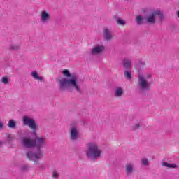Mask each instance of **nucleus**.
Masks as SVG:
<instances>
[{
  "mask_svg": "<svg viewBox=\"0 0 179 179\" xmlns=\"http://www.w3.org/2000/svg\"><path fill=\"white\" fill-rule=\"evenodd\" d=\"M27 169H28L27 166H21L22 171H26V170H27Z\"/></svg>",
  "mask_w": 179,
  "mask_h": 179,
  "instance_id": "obj_24",
  "label": "nucleus"
},
{
  "mask_svg": "<svg viewBox=\"0 0 179 179\" xmlns=\"http://www.w3.org/2000/svg\"><path fill=\"white\" fill-rule=\"evenodd\" d=\"M52 177H54L55 178H58L59 177V174L58 173V172H57V171H53Z\"/></svg>",
  "mask_w": 179,
  "mask_h": 179,
  "instance_id": "obj_23",
  "label": "nucleus"
},
{
  "mask_svg": "<svg viewBox=\"0 0 179 179\" xmlns=\"http://www.w3.org/2000/svg\"><path fill=\"white\" fill-rule=\"evenodd\" d=\"M38 167H39V169H41V170H44V169H45V166H44V165H41V164H39Z\"/></svg>",
  "mask_w": 179,
  "mask_h": 179,
  "instance_id": "obj_28",
  "label": "nucleus"
},
{
  "mask_svg": "<svg viewBox=\"0 0 179 179\" xmlns=\"http://www.w3.org/2000/svg\"><path fill=\"white\" fill-rule=\"evenodd\" d=\"M27 157L29 158V160H32L33 162H34L35 164H37V160H40V158H36V157H34L33 159L30 158L29 156L27 155Z\"/></svg>",
  "mask_w": 179,
  "mask_h": 179,
  "instance_id": "obj_20",
  "label": "nucleus"
},
{
  "mask_svg": "<svg viewBox=\"0 0 179 179\" xmlns=\"http://www.w3.org/2000/svg\"><path fill=\"white\" fill-rule=\"evenodd\" d=\"M141 128V124L140 123H136L135 125L132 127L133 131H136Z\"/></svg>",
  "mask_w": 179,
  "mask_h": 179,
  "instance_id": "obj_19",
  "label": "nucleus"
},
{
  "mask_svg": "<svg viewBox=\"0 0 179 179\" xmlns=\"http://www.w3.org/2000/svg\"><path fill=\"white\" fill-rule=\"evenodd\" d=\"M1 83L4 85H8L9 83V78L8 77H3L1 78Z\"/></svg>",
  "mask_w": 179,
  "mask_h": 179,
  "instance_id": "obj_17",
  "label": "nucleus"
},
{
  "mask_svg": "<svg viewBox=\"0 0 179 179\" xmlns=\"http://www.w3.org/2000/svg\"><path fill=\"white\" fill-rule=\"evenodd\" d=\"M22 122L23 125L29 127V128L32 130L31 135L34 138V139H31V138L28 136L22 137L21 138L22 146L27 149L36 148V151L35 152L29 151L27 152V155L31 159H34V157L36 159H41L43 155L41 148H44V145L45 144V138L37 136L38 125H37L36 120H34V118H31L29 115H24L22 117Z\"/></svg>",
  "mask_w": 179,
  "mask_h": 179,
  "instance_id": "obj_1",
  "label": "nucleus"
},
{
  "mask_svg": "<svg viewBox=\"0 0 179 179\" xmlns=\"http://www.w3.org/2000/svg\"><path fill=\"white\" fill-rule=\"evenodd\" d=\"M103 36L105 40H111V38H113V36H111V32H110V30L108 29H104Z\"/></svg>",
  "mask_w": 179,
  "mask_h": 179,
  "instance_id": "obj_12",
  "label": "nucleus"
},
{
  "mask_svg": "<svg viewBox=\"0 0 179 179\" xmlns=\"http://www.w3.org/2000/svg\"><path fill=\"white\" fill-rule=\"evenodd\" d=\"M141 163L143 164V166H149V160H148L146 158H143L141 160Z\"/></svg>",
  "mask_w": 179,
  "mask_h": 179,
  "instance_id": "obj_18",
  "label": "nucleus"
},
{
  "mask_svg": "<svg viewBox=\"0 0 179 179\" xmlns=\"http://www.w3.org/2000/svg\"><path fill=\"white\" fill-rule=\"evenodd\" d=\"M177 17L179 18V11L176 12Z\"/></svg>",
  "mask_w": 179,
  "mask_h": 179,
  "instance_id": "obj_31",
  "label": "nucleus"
},
{
  "mask_svg": "<svg viewBox=\"0 0 179 179\" xmlns=\"http://www.w3.org/2000/svg\"><path fill=\"white\" fill-rule=\"evenodd\" d=\"M86 156L90 160L96 162L97 159H100L101 156V150L99 148V144L94 142H90L87 144V150H85Z\"/></svg>",
  "mask_w": 179,
  "mask_h": 179,
  "instance_id": "obj_4",
  "label": "nucleus"
},
{
  "mask_svg": "<svg viewBox=\"0 0 179 179\" xmlns=\"http://www.w3.org/2000/svg\"><path fill=\"white\" fill-rule=\"evenodd\" d=\"M104 51V46H95L91 50L92 55H97L101 54Z\"/></svg>",
  "mask_w": 179,
  "mask_h": 179,
  "instance_id": "obj_8",
  "label": "nucleus"
},
{
  "mask_svg": "<svg viewBox=\"0 0 179 179\" xmlns=\"http://www.w3.org/2000/svg\"><path fill=\"white\" fill-rule=\"evenodd\" d=\"M145 12H146V9H143V13H145Z\"/></svg>",
  "mask_w": 179,
  "mask_h": 179,
  "instance_id": "obj_32",
  "label": "nucleus"
},
{
  "mask_svg": "<svg viewBox=\"0 0 179 179\" xmlns=\"http://www.w3.org/2000/svg\"><path fill=\"white\" fill-rule=\"evenodd\" d=\"M122 64L123 67L127 71L131 69V66H132V62L128 58H124L122 60Z\"/></svg>",
  "mask_w": 179,
  "mask_h": 179,
  "instance_id": "obj_9",
  "label": "nucleus"
},
{
  "mask_svg": "<svg viewBox=\"0 0 179 179\" xmlns=\"http://www.w3.org/2000/svg\"><path fill=\"white\" fill-rule=\"evenodd\" d=\"M70 136L69 139L70 141H78L79 138V129L78 127L73 126L70 127Z\"/></svg>",
  "mask_w": 179,
  "mask_h": 179,
  "instance_id": "obj_6",
  "label": "nucleus"
},
{
  "mask_svg": "<svg viewBox=\"0 0 179 179\" xmlns=\"http://www.w3.org/2000/svg\"><path fill=\"white\" fill-rule=\"evenodd\" d=\"M8 128H11V129H15V128H16V121L10 120L8 121Z\"/></svg>",
  "mask_w": 179,
  "mask_h": 179,
  "instance_id": "obj_14",
  "label": "nucleus"
},
{
  "mask_svg": "<svg viewBox=\"0 0 179 179\" xmlns=\"http://www.w3.org/2000/svg\"><path fill=\"white\" fill-rule=\"evenodd\" d=\"M49 20H51V15L48 12L43 10L41 13V22L43 24L48 23Z\"/></svg>",
  "mask_w": 179,
  "mask_h": 179,
  "instance_id": "obj_7",
  "label": "nucleus"
},
{
  "mask_svg": "<svg viewBox=\"0 0 179 179\" xmlns=\"http://www.w3.org/2000/svg\"><path fill=\"white\" fill-rule=\"evenodd\" d=\"M3 129V123H2V121H1V119H0V131H2Z\"/></svg>",
  "mask_w": 179,
  "mask_h": 179,
  "instance_id": "obj_25",
  "label": "nucleus"
},
{
  "mask_svg": "<svg viewBox=\"0 0 179 179\" xmlns=\"http://www.w3.org/2000/svg\"><path fill=\"white\" fill-rule=\"evenodd\" d=\"M38 80H41V82H43L44 80V78L38 76V78H36Z\"/></svg>",
  "mask_w": 179,
  "mask_h": 179,
  "instance_id": "obj_29",
  "label": "nucleus"
},
{
  "mask_svg": "<svg viewBox=\"0 0 179 179\" xmlns=\"http://www.w3.org/2000/svg\"><path fill=\"white\" fill-rule=\"evenodd\" d=\"M124 94V91L122 90V87H116L115 89L114 96L115 97H122Z\"/></svg>",
  "mask_w": 179,
  "mask_h": 179,
  "instance_id": "obj_10",
  "label": "nucleus"
},
{
  "mask_svg": "<svg viewBox=\"0 0 179 179\" xmlns=\"http://www.w3.org/2000/svg\"><path fill=\"white\" fill-rule=\"evenodd\" d=\"M156 17H158L160 22L164 20V14L163 11L160 10H155L148 15H146L144 17L142 15H138L136 17L137 24H147L153 25L156 23Z\"/></svg>",
  "mask_w": 179,
  "mask_h": 179,
  "instance_id": "obj_3",
  "label": "nucleus"
},
{
  "mask_svg": "<svg viewBox=\"0 0 179 179\" xmlns=\"http://www.w3.org/2000/svg\"><path fill=\"white\" fill-rule=\"evenodd\" d=\"M162 166L167 167L168 169H177V167H178V166H177L176 164H170L166 162L162 163Z\"/></svg>",
  "mask_w": 179,
  "mask_h": 179,
  "instance_id": "obj_13",
  "label": "nucleus"
},
{
  "mask_svg": "<svg viewBox=\"0 0 179 179\" xmlns=\"http://www.w3.org/2000/svg\"><path fill=\"white\" fill-rule=\"evenodd\" d=\"M125 172L127 176H132L134 173V165L131 164H126Z\"/></svg>",
  "mask_w": 179,
  "mask_h": 179,
  "instance_id": "obj_11",
  "label": "nucleus"
},
{
  "mask_svg": "<svg viewBox=\"0 0 179 179\" xmlns=\"http://www.w3.org/2000/svg\"><path fill=\"white\" fill-rule=\"evenodd\" d=\"M138 65H139L140 66H143V65H145V62H139Z\"/></svg>",
  "mask_w": 179,
  "mask_h": 179,
  "instance_id": "obj_30",
  "label": "nucleus"
},
{
  "mask_svg": "<svg viewBox=\"0 0 179 179\" xmlns=\"http://www.w3.org/2000/svg\"><path fill=\"white\" fill-rule=\"evenodd\" d=\"M10 50H20V46L16 45H12L10 47Z\"/></svg>",
  "mask_w": 179,
  "mask_h": 179,
  "instance_id": "obj_21",
  "label": "nucleus"
},
{
  "mask_svg": "<svg viewBox=\"0 0 179 179\" xmlns=\"http://www.w3.org/2000/svg\"><path fill=\"white\" fill-rule=\"evenodd\" d=\"M124 78H126V79H128V80H131L132 79V73H131V71H124Z\"/></svg>",
  "mask_w": 179,
  "mask_h": 179,
  "instance_id": "obj_15",
  "label": "nucleus"
},
{
  "mask_svg": "<svg viewBox=\"0 0 179 179\" xmlns=\"http://www.w3.org/2000/svg\"><path fill=\"white\" fill-rule=\"evenodd\" d=\"M116 22L120 26H124L126 23L125 20L118 17L116 18Z\"/></svg>",
  "mask_w": 179,
  "mask_h": 179,
  "instance_id": "obj_16",
  "label": "nucleus"
},
{
  "mask_svg": "<svg viewBox=\"0 0 179 179\" xmlns=\"http://www.w3.org/2000/svg\"><path fill=\"white\" fill-rule=\"evenodd\" d=\"M62 73L66 76L59 80V90L64 92L68 90L72 93L73 90H76L79 94H82V88L80 87V84L78 82V75L76 73H71L69 70L64 69L62 71Z\"/></svg>",
  "mask_w": 179,
  "mask_h": 179,
  "instance_id": "obj_2",
  "label": "nucleus"
},
{
  "mask_svg": "<svg viewBox=\"0 0 179 179\" xmlns=\"http://www.w3.org/2000/svg\"><path fill=\"white\" fill-rule=\"evenodd\" d=\"M12 137L10 136V135H8L7 136V141L8 142H12Z\"/></svg>",
  "mask_w": 179,
  "mask_h": 179,
  "instance_id": "obj_26",
  "label": "nucleus"
},
{
  "mask_svg": "<svg viewBox=\"0 0 179 179\" xmlns=\"http://www.w3.org/2000/svg\"><path fill=\"white\" fill-rule=\"evenodd\" d=\"M5 143H6V142L2 141L1 140H0V148H1V146H3V145H5Z\"/></svg>",
  "mask_w": 179,
  "mask_h": 179,
  "instance_id": "obj_27",
  "label": "nucleus"
},
{
  "mask_svg": "<svg viewBox=\"0 0 179 179\" xmlns=\"http://www.w3.org/2000/svg\"><path fill=\"white\" fill-rule=\"evenodd\" d=\"M152 78L151 74H148L145 77L143 75H139L138 77V85L140 92H146L150 89L152 83L148 81V79Z\"/></svg>",
  "mask_w": 179,
  "mask_h": 179,
  "instance_id": "obj_5",
  "label": "nucleus"
},
{
  "mask_svg": "<svg viewBox=\"0 0 179 179\" xmlns=\"http://www.w3.org/2000/svg\"><path fill=\"white\" fill-rule=\"evenodd\" d=\"M31 76H33L34 79H37L38 77V73H37V71H32Z\"/></svg>",
  "mask_w": 179,
  "mask_h": 179,
  "instance_id": "obj_22",
  "label": "nucleus"
}]
</instances>
